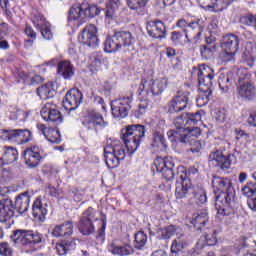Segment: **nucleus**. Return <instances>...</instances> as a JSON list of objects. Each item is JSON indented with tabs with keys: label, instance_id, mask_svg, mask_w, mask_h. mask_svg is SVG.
<instances>
[{
	"label": "nucleus",
	"instance_id": "4",
	"mask_svg": "<svg viewBox=\"0 0 256 256\" xmlns=\"http://www.w3.org/2000/svg\"><path fill=\"white\" fill-rule=\"evenodd\" d=\"M104 157L108 169H115L119 167V163L126 157L125 147L119 141L113 142V144L104 148Z\"/></svg>",
	"mask_w": 256,
	"mask_h": 256
},
{
	"label": "nucleus",
	"instance_id": "38",
	"mask_svg": "<svg viewBox=\"0 0 256 256\" xmlns=\"http://www.w3.org/2000/svg\"><path fill=\"white\" fill-rule=\"evenodd\" d=\"M207 221H209V214L207 210H200L193 215L192 225L197 229H201V227H205L207 225Z\"/></svg>",
	"mask_w": 256,
	"mask_h": 256
},
{
	"label": "nucleus",
	"instance_id": "58",
	"mask_svg": "<svg viewBox=\"0 0 256 256\" xmlns=\"http://www.w3.org/2000/svg\"><path fill=\"white\" fill-rule=\"evenodd\" d=\"M0 255L2 256H12L13 255V249L11 246H9V243L2 242L0 243Z\"/></svg>",
	"mask_w": 256,
	"mask_h": 256
},
{
	"label": "nucleus",
	"instance_id": "1",
	"mask_svg": "<svg viewBox=\"0 0 256 256\" xmlns=\"http://www.w3.org/2000/svg\"><path fill=\"white\" fill-rule=\"evenodd\" d=\"M143 137H145V126L141 124L130 125L122 130V139L130 155L139 149Z\"/></svg>",
	"mask_w": 256,
	"mask_h": 256
},
{
	"label": "nucleus",
	"instance_id": "34",
	"mask_svg": "<svg viewBox=\"0 0 256 256\" xmlns=\"http://www.w3.org/2000/svg\"><path fill=\"white\" fill-rule=\"evenodd\" d=\"M205 203H207V192L203 188H196L193 197L189 200V205L199 207V205H205Z\"/></svg>",
	"mask_w": 256,
	"mask_h": 256
},
{
	"label": "nucleus",
	"instance_id": "8",
	"mask_svg": "<svg viewBox=\"0 0 256 256\" xmlns=\"http://www.w3.org/2000/svg\"><path fill=\"white\" fill-rule=\"evenodd\" d=\"M201 135V129L199 127H191L188 125L183 133H179L175 130H169L167 132V137L169 141L175 143L179 141L180 143H191V137H199Z\"/></svg>",
	"mask_w": 256,
	"mask_h": 256
},
{
	"label": "nucleus",
	"instance_id": "5",
	"mask_svg": "<svg viewBox=\"0 0 256 256\" xmlns=\"http://www.w3.org/2000/svg\"><path fill=\"white\" fill-rule=\"evenodd\" d=\"M166 89L167 78H158L156 80L143 78L139 86V95L146 93V95L157 97V95H161Z\"/></svg>",
	"mask_w": 256,
	"mask_h": 256
},
{
	"label": "nucleus",
	"instance_id": "3",
	"mask_svg": "<svg viewBox=\"0 0 256 256\" xmlns=\"http://www.w3.org/2000/svg\"><path fill=\"white\" fill-rule=\"evenodd\" d=\"M205 20L203 18H195L190 23L181 19L177 22V27L182 29L185 39H193L194 41H199L204 29Z\"/></svg>",
	"mask_w": 256,
	"mask_h": 256
},
{
	"label": "nucleus",
	"instance_id": "43",
	"mask_svg": "<svg viewBox=\"0 0 256 256\" xmlns=\"http://www.w3.org/2000/svg\"><path fill=\"white\" fill-rule=\"evenodd\" d=\"M116 35V39L118 40V43L120 45V49L122 47H129L133 43V36L131 35V32L129 31H120L114 33Z\"/></svg>",
	"mask_w": 256,
	"mask_h": 256
},
{
	"label": "nucleus",
	"instance_id": "10",
	"mask_svg": "<svg viewBox=\"0 0 256 256\" xmlns=\"http://www.w3.org/2000/svg\"><path fill=\"white\" fill-rule=\"evenodd\" d=\"M11 239L18 245H37L41 243V234L27 230H16Z\"/></svg>",
	"mask_w": 256,
	"mask_h": 256
},
{
	"label": "nucleus",
	"instance_id": "26",
	"mask_svg": "<svg viewBox=\"0 0 256 256\" xmlns=\"http://www.w3.org/2000/svg\"><path fill=\"white\" fill-rule=\"evenodd\" d=\"M37 129L42 135H44L45 139H47L49 143H56V145L61 143V133H59V130L47 128L44 124H38Z\"/></svg>",
	"mask_w": 256,
	"mask_h": 256
},
{
	"label": "nucleus",
	"instance_id": "57",
	"mask_svg": "<svg viewBox=\"0 0 256 256\" xmlns=\"http://www.w3.org/2000/svg\"><path fill=\"white\" fill-rule=\"evenodd\" d=\"M171 41H173L175 45H183V42L185 41V36L179 31H174L171 35Z\"/></svg>",
	"mask_w": 256,
	"mask_h": 256
},
{
	"label": "nucleus",
	"instance_id": "52",
	"mask_svg": "<svg viewBox=\"0 0 256 256\" xmlns=\"http://www.w3.org/2000/svg\"><path fill=\"white\" fill-rule=\"evenodd\" d=\"M149 107V101L148 100H141L140 104L138 105V108L134 111V116L137 119H141L145 113H147V108Z\"/></svg>",
	"mask_w": 256,
	"mask_h": 256
},
{
	"label": "nucleus",
	"instance_id": "42",
	"mask_svg": "<svg viewBox=\"0 0 256 256\" xmlns=\"http://www.w3.org/2000/svg\"><path fill=\"white\" fill-rule=\"evenodd\" d=\"M119 49H121V46L115 34L106 38L104 42V51L106 53H115Z\"/></svg>",
	"mask_w": 256,
	"mask_h": 256
},
{
	"label": "nucleus",
	"instance_id": "54",
	"mask_svg": "<svg viewBox=\"0 0 256 256\" xmlns=\"http://www.w3.org/2000/svg\"><path fill=\"white\" fill-rule=\"evenodd\" d=\"M14 129H0V141L13 143Z\"/></svg>",
	"mask_w": 256,
	"mask_h": 256
},
{
	"label": "nucleus",
	"instance_id": "12",
	"mask_svg": "<svg viewBox=\"0 0 256 256\" xmlns=\"http://www.w3.org/2000/svg\"><path fill=\"white\" fill-rule=\"evenodd\" d=\"M93 221H97L95 217V209L89 207L80 218L78 229L82 235H91L95 233V226H93Z\"/></svg>",
	"mask_w": 256,
	"mask_h": 256
},
{
	"label": "nucleus",
	"instance_id": "13",
	"mask_svg": "<svg viewBox=\"0 0 256 256\" xmlns=\"http://www.w3.org/2000/svg\"><path fill=\"white\" fill-rule=\"evenodd\" d=\"M78 41L88 47H97V43L99 42L97 38V26L90 24L83 28L78 36Z\"/></svg>",
	"mask_w": 256,
	"mask_h": 256
},
{
	"label": "nucleus",
	"instance_id": "50",
	"mask_svg": "<svg viewBox=\"0 0 256 256\" xmlns=\"http://www.w3.org/2000/svg\"><path fill=\"white\" fill-rule=\"evenodd\" d=\"M211 88H208V91H201V93L196 98L197 107H205L209 103V97H211Z\"/></svg>",
	"mask_w": 256,
	"mask_h": 256
},
{
	"label": "nucleus",
	"instance_id": "39",
	"mask_svg": "<svg viewBox=\"0 0 256 256\" xmlns=\"http://www.w3.org/2000/svg\"><path fill=\"white\" fill-rule=\"evenodd\" d=\"M58 75H61L64 79H71L75 75L73 65L69 61H60L58 63Z\"/></svg>",
	"mask_w": 256,
	"mask_h": 256
},
{
	"label": "nucleus",
	"instance_id": "33",
	"mask_svg": "<svg viewBox=\"0 0 256 256\" xmlns=\"http://www.w3.org/2000/svg\"><path fill=\"white\" fill-rule=\"evenodd\" d=\"M3 150L4 153L1 159L5 165H11V163H15V161L19 159V152L17 151V148L5 146Z\"/></svg>",
	"mask_w": 256,
	"mask_h": 256
},
{
	"label": "nucleus",
	"instance_id": "64",
	"mask_svg": "<svg viewBox=\"0 0 256 256\" xmlns=\"http://www.w3.org/2000/svg\"><path fill=\"white\" fill-rule=\"evenodd\" d=\"M247 123L250 125V127H256V112H251L249 114Z\"/></svg>",
	"mask_w": 256,
	"mask_h": 256
},
{
	"label": "nucleus",
	"instance_id": "17",
	"mask_svg": "<svg viewBox=\"0 0 256 256\" xmlns=\"http://www.w3.org/2000/svg\"><path fill=\"white\" fill-rule=\"evenodd\" d=\"M83 101V94L79 89L69 90L63 100V105L68 111H75Z\"/></svg>",
	"mask_w": 256,
	"mask_h": 256
},
{
	"label": "nucleus",
	"instance_id": "22",
	"mask_svg": "<svg viewBox=\"0 0 256 256\" xmlns=\"http://www.w3.org/2000/svg\"><path fill=\"white\" fill-rule=\"evenodd\" d=\"M193 185L191 179L187 177V174L180 175V178L176 181V197L177 199H183L190 193Z\"/></svg>",
	"mask_w": 256,
	"mask_h": 256
},
{
	"label": "nucleus",
	"instance_id": "2",
	"mask_svg": "<svg viewBox=\"0 0 256 256\" xmlns=\"http://www.w3.org/2000/svg\"><path fill=\"white\" fill-rule=\"evenodd\" d=\"M212 187L217 191H221L217 198V205L223 203L225 199V203L229 201H234L235 199V188H233V183H231V179L223 178L221 176H213L212 178Z\"/></svg>",
	"mask_w": 256,
	"mask_h": 256
},
{
	"label": "nucleus",
	"instance_id": "61",
	"mask_svg": "<svg viewBox=\"0 0 256 256\" xmlns=\"http://www.w3.org/2000/svg\"><path fill=\"white\" fill-rule=\"evenodd\" d=\"M255 193L256 189L253 188L251 184H247L242 188V195H244V197H253Z\"/></svg>",
	"mask_w": 256,
	"mask_h": 256
},
{
	"label": "nucleus",
	"instance_id": "30",
	"mask_svg": "<svg viewBox=\"0 0 256 256\" xmlns=\"http://www.w3.org/2000/svg\"><path fill=\"white\" fill-rule=\"evenodd\" d=\"M31 202V198L29 197L28 192H24L16 197L15 207L18 213L23 214L29 210V203Z\"/></svg>",
	"mask_w": 256,
	"mask_h": 256
},
{
	"label": "nucleus",
	"instance_id": "23",
	"mask_svg": "<svg viewBox=\"0 0 256 256\" xmlns=\"http://www.w3.org/2000/svg\"><path fill=\"white\" fill-rule=\"evenodd\" d=\"M15 215L13 200L4 198L0 200V223H7Z\"/></svg>",
	"mask_w": 256,
	"mask_h": 256
},
{
	"label": "nucleus",
	"instance_id": "35",
	"mask_svg": "<svg viewBox=\"0 0 256 256\" xmlns=\"http://www.w3.org/2000/svg\"><path fill=\"white\" fill-rule=\"evenodd\" d=\"M31 137V131L27 129H14L13 143H18V145H25V143H29Z\"/></svg>",
	"mask_w": 256,
	"mask_h": 256
},
{
	"label": "nucleus",
	"instance_id": "51",
	"mask_svg": "<svg viewBox=\"0 0 256 256\" xmlns=\"http://www.w3.org/2000/svg\"><path fill=\"white\" fill-rule=\"evenodd\" d=\"M147 244V234L143 231H139L135 234V247L136 249H143Z\"/></svg>",
	"mask_w": 256,
	"mask_h": 256
},
{
	"label": "nucleus",
	"instance_id": "44",
	"mask_svg": "<svg viewBox=\"0 0 256 256\" xmlns=\"http://www.w3.org/2000/svg\"><path fill=\"white\" fill-rule=\"evenodd\" d=\"M151 145L154 149H156V151H165V149H167V144L165 143V137L163 136V132H154Z\"/></svg>",
	"mask_w": 256,
	"mask_h": 256
},
{
	"label": "nucleus",
	"instance_id": "41",
	"mask_svg": "<svg viewBox=\"0 0 256 256\" xmlns=\"http://www.w3.org/2000/svg\"><path fill=\"white\" fill-rule=\"evenodd\" d=\"M149 0H127V5L131 11H135L138 15H145V8Z\"/></svg>",
	"mask_w": 256,
	"mask_h": 256
},
{
	"label": "nucleus",
	"instance_id": "14",
	"mask_svg": "<svg viewBox=\"0 0 256 256\" xmlns=\"http://www.w3.org/2000/svg\"><path fill=\"white\" fill-rule=\"evenodd\" d=\"M233 1L235 0H198V4L204 11L221 13V11L227 9Z\"/></svg>",
	"mask_w": 256,
	"mask_h": 256
},
{
	"label": "nucleus",
	"instance_id": "53",
	"mask_svg": "<svg viewBox=\"0 0 256 256\" xmlns=\"http://www.w3.org/2000/svg\"><path fill=\"white\" fill-rule=\"evenodd\" d=\"M218 85L221 91H227L231 86V78L228 75L221 74L218 79Z\"/></svg>",
	"mask_w": 256,
	"mask_h": 256
},
{
	"label": "nucleus",
	"instance_id": "9",
	"mask_svg": "<svg viewBox=\"0 0 256 256\" xmlns=\"http://www.w3.org/2000/svg\"><path fill=\"white\" fill-rule=\"evenodd\" d=\"M82 125L88 131H97V127L102 129L107 127L109 123L103 119V115L95 110H88L83 117Z\"/></svg>",
	"mask_w": 256,
	"mask_h": 256
},
{
	"label": "nucleus",
	"instance_id": "20",
	"mask_svg": "<svg viewBox=\"0 0 256 256\" xmlns=\"http://www.w3.org/2000/svg\"><path fill=\"white\" fill-rule=\"evenodd\" d=\"M32 21L35 28L40 30L43 39H46V41H51V39H53L51 24H49V22H46L45 18L41 14H34Z\"/></svg>",
	"mask_w": 256,
	"mask_h": 256
},
{
	"label": "nucleus",
	"instance_id": "18",
	"mask_svg": "<svg viewBox=\"0 0 256 256\" xmlns=\"http://www.w3.org/2000/svg\"><path fill=\"white\" fill-rule=\"evenodd\" d=\"M40 115L44 121H51L52 123H63V116L61 112L57 110V107L51 103H46L41 111Z\"/></svg>",
	"mask_w": 256,
	"mask_h": 256
},
{
	"label": "nucleus",
	"instance_id": "48",
	"mask_svg": "<svg viewBox=\"0 0 256 256\" xmlns=\"http://www.w3.org/2000/svg\"><path fill=\"white\" fill-rule=\"evenodd\" d=\"M201 57L206 61L213 58V53H215V44H207L200 48Z\"/></svg>",
	"mask_w": 256,
	"mask_h": 256
},
{
	"label": "nucleus",
	"instance_id": "7",
	"mask_svg": "<svg viewBox=\"0 0 256 256\" xmlns=\"http://www.w3.org/2000/svg\"><path fill=\"white\" fill-rule=\"evenodd\" d=\"M131 103H133V95L119 98L111 102V111L115 119H125L131 111Z\"/></svg>",
	"mask_w": 256,
	"mask_h": 256
},
{
	"label": "nucleus",
	"instance_id": "45",
	"mask_svg": "<svg viewBox=\"0 0 256 256\" xmlns=\"http://www.w3.org/2000/svg\"><path fill=\"white\" fill-rule=\"evenodd\" d=\"M82 10L84 13V18L89 17L90 19H93V17H96V15L101 13V10H99L97 5L89 3H82Z\"/></svg>",
	"mask_w": 256,
	"mask_h": 256
},
{
	"label": "nucleus",
	"instance_id": "49",
	"mask_svg": "<svg viewBox=\"0 0 256 256\" xmlns=\"http://www.w3.org/2000/svg\"><path fill=\"white\" fill-rule=\"evenodd\" d=\"M7 33H8L7 23H5V22L0 23V49H8L9 48V42H7V40H5Z\"/></svg>",
	"mask_w": 256,
	"mask_h": 256
},
{
	"label": "nucleus",
	"instance_id": "47",
	"mask_svg": "<svg viewBox=\"0 0 256 256\" xmlns=\"http://www.w3.org/2000/svg\"><path fill=\"white\" fill-rule=\"evenodd\" d=\"M173 235H175V226H168L157 230V237L159 239H171Z\"/></svg>",
	"mask_w": 256,
	"mask_h": 256
},
{
	"label": "nucleus",
	"instance_id": "21",
	"mask_svg": "<svg viewBox=\"0 0 256 256\" xmlns=\"http://www.w3.org/2000/svg\"><path fill=\"white\" fill-rule=\"evenodd\" d=\"M209 161L215 167H219V169H229L231 167V159L229 156L223 154V151L215 149L209 155Z\"/></svg>",
	"mask_w": 256,
	"mask_h": 256
},
{
	"label": "nucleus",
	"instance_id": "15",
	"mask_svg": "<svg viewBox=\"0 0 256 256\" xmlns=\"http://www.w3.org/2000/svg\"><path fill=\"white\" fill-rule=\"evenodd\" d=\"M237 94L243 101H255L256 99V86L249 80L241 81L237 86Z\"/></svg>",
	"mask_w": 256,
	"mask_h": 256
},
{
	"label": "nucleus",
	"instance_id": "32",
	"mask_svg": "<svg viewBox=\"0 0 256 256\" xmlns=\"http://www.w3.org/2000/svg\"><path fill=\"white\" fill-rule=\"evenodd\" d=\"M175 167V163L173 162V158L171 156L157 157L154 160V165L152 166V171H163V168L173 169Z\"/></svg>",
	"mask_w": 256,
	"mask_h": 256
},
{
	"label": "nucleus",
	"instance_id": "40",
	"mask_svg": "<svg viewBox=\"0 0 256 256\" xmlns=\"http://www.w3.org/2000/svg\"><path fill=\"white\" fill-rule=\"evenodd\" d=\"M55 88H53V82H48L37 89V94L42 99H52L56 95Z\"/></svg>",
	"mask_w": 256,
	"mask_h": 256
},
{
	"label": "nucleus",
	"instance_id": "55",
	"mask_svg": "<svg viewBox=\"0 0 256 256\" xmlns=\"http://www.w3.org/2000/svg\"><path fill=\"white\" fill-rule=\"evenodd\" d=\"M204 239L209 246H213L217 243V231L212 230L204 236Z\"/></svg>",
	"mask_w": 256,
	"mask_h": 256
},
{
	"label": "nucleus",
	"instance_id": "28",
	"mask_svg": "<svg viewBox=\"0 0 256 256\" xmlns=\"http://www.w3.org/2000/svg\"><path fill=\"white\" fill-rule=\"evenodd\" d=\"M108 251L109 253H112V255L118 256L133 255L134 253L133 247L131 245H119L117 244V241H112L108 244Z\"/></svg>",
	"mask_w": 256,
	"mask_h": 256
},
{
	"label": "nucleus",
	"instance_id": "63",
	"mask_svg": "<svg viewBox=\"0 0 256 256\" xmlns=\"http://www.w3.org/2000/svg\"><path fill=\"white\" fill-rule=\"evenodd\" d=\"M227 115L225 114V109H218L215 112V120L217 123H223L226 119Z\"/></svg>",
	"mask_w": 256,
	"mask_h": 256
},
{
	"label": "nucleus",
	"instance_id": "16",
	"mask_svg": "<svg viewBox=\"0 0 256 256\" xmlns=\"http://www.w3.org/2000/svg\"><path fill=\"white\" fill-rule=\"evenodd\" d=\"M189 105V92L179 91L168 104L169 113H179L185 111Z\"/></svg>",
	"mask_w": 256,
	"mask_h": 256
},
{
	"label": "nucleus",
	"instance_id": "6",
	"mask_svg": "<svg viewBox=\"0 0 256 256\" xmlns=\"http://www.w3.org/2000/svg\"><path fill=\"white\" fill-rule=\"evenodd\" d=\"M198 76L199 91H209L213 86V79H215V70L210 66L202 64L196 70Z\"/></svg>",
	"mask_w": 256,
	"mask_h": 256
},
{
	"label": "nucleus",
	"instance_id": "56",
	"mask_svg": "<svg viewBox=\"0 0 256 256\" xmlns=\"http://www.w3.org/2000/svg\"><path fill=\"white\" fill-rule=\"evenodd\" d=\"M236 51H231V50H224L221 54L220 57L224 63H229L230 61H233L235 59V54Z\"/></svg>",
	"mask_w": 256,
	"mask_h": 256
},
{
	"label": "nucleus",
	"instance_id": "37",
	"mask_svg": "<svg viewBox=\"0 0 256 256\" xmlns=\"http://www.w3.org/2000/svg\"><path fill=\"white\" fill-rule=\"evenodd\" d=\"M239 47V38H237L236 35L228 34L224 36L223 42H222V49L224 51H236Z\"/></svg>",
	"mask_w": 256,
	"mask_h": 256
},
{
	"label": "nucleus",
	"instance_id": "11",
	"mask_svg": "<svg viewBox=\"0 0 256 256\" xmlns=\"http://www.w3.org/2000/svg\"><path fill=\"white\" fill-rule=\"evenodd\" d=\"M199 121H201V112L182 114L181 116L176 117L173 121L174 126L177 129L174 131L183 133L189 125H197Z\"/></svg>",
	"mask_w": 256,
	"mask_h": 256
},
{
	"label": "nucleus",
	"instance_id": "62",
	"mask_svg": "<svg viewBox=\"0 0 256 256\" xmlns=\"http://www.w3.org/2000/svg\"><path fill=\"white\" fill-rule=\"evenodd\" d=\"M19 77L22 79L25 85H31L33 73L20 72Z\"/></svg>",
	"mask_w": 256,
	"mask_h": 256
},
{
	"label": "nucleus",
	"instance_id": "36",
	"mask_svg": "<svg viewBox=\"0 0 256 256\" xmlns=\"http://www.w3.org/2000/svg\"><path fill=\"white\" fill-rule=\"evenodd\" d=\"M75 238H70L68 240H62L59 243H56V251L58 255H67L71 249H75L77 243Z\"/></svg>",
	"mask_w": 256,
	"mask_h": 256
},
{
	"label": "nucleus",
	"instance_id": "59",
	"mask_svg": "<svg viewBox=\"0 0 256 256\" xmlns=\"http://www.w3.org/2000/svg\"><path fill=\"white\" fill-rule=\"evenodd\" d=\"M157 173H162V177L166 179V181H171L173 177H175V173H173V168H163L162 170H155Z\"/></svg>",
	"mask_w": 256,
	"mask_h": 256
},
{
	"label": "nucleus",
	"instance_id": "60",
	"mask_svg": "<svg viewBox=\"0 0 256 256\" xmlns=\"http://www.w3.org/2000/svg\"><path fill=\"white\" fill-rule=\"evenodd\" d=\"M215 207L218 211V215H225V207H230L231 203H233V201H229L228 203H225V199L222 200V203L217 204V198L215 200Z\"/></svg>",
	"mask_w": 256,
	"mask_h": 256
},
{
	"label": "nucleus",
	"instance_id": "31",
	"mask_svg": "<svg viewBox=\"0 0 256 256\" xmlns=\"http://www.w3.org/2000/svg\"><path fill=\"white\" fill-rule=\"evenodd\" d=\"M73 233V223L64 222L63 224L56 225L52 230L53 237H71Z\"/></svg>",
	"mask_w": 256,
	"mask_h": 256
},
{
	"label": "nucleus",
	"instance_id": "24",
	"mask_svg": "<svg viewBox=\"0 0 256 256\" xmlns=\"http://www.w3.org/2000/svg\"><path fill=\"white\" fill-rule=\"evenodd\" d=\"M147 33L153 39H163L165 37V24L161 21H150L147 23Z\"/></svg>",
	"mask_w": 256,
	"mask_h": 256
},
{
	"label": "nucleus",
	"instance_id": "46",
	"mask_svg": "<svg viewBox=\"0 0 256 256\" xmlns=\"http://www.w3.org/2000/svg\"><path fill=\"white\" fill-rule=\"evenodd\" d=\"M121 5V1L119 0H110L106 6V17L113 19L115 17V13L119 10V6Z\"/></svg>",
	"mask_w": 256,
	"mask_h": 256
},
{
	"label": "nucleus",
	"instance_id": "27",
	"mask_svg": "<svg viewBox=\"0 0 256 256\" xmlns=\"http://www.w3.org/2000/svg\"><path fill=\"white\" fill-rule=\"evenodd\" d=\"M33 217L38 223H44L47 219V204H43L41 198H36L32 206Z\"/></svg>",
	"mask_w": 256,
	"mask_h": 256
},
{
	"label": "nucleus",
	"instance_id": "29",
	"mask_svg": "<svg viewBox=\"0 0 256 256\" xmlns=\"http://www.w3.org/2000/svg\"><path fill=\"white\" fill-rule=\"evenodd\" d=\"M189 243L187 242V237L184 234H176L175 239L171 245V255L177 256Z\"/></svg>",
	"mask_w": 256,
	"mask_h": 256
},
{
	"label": "nucleus",
	"instance_id": "19",
	"mask_svg": "<svg viewBox=\"0 0 256 256\" xmlns=\"http://www.w3.org/2000/svg\"><path fill=\"white\" fill-rule=\"evenodd\" d=\"M43 151L39 146H33L24 151V161L28 167L33 169L34 167H39L41 159H43Z\"/></svg>",
	"mask_w": 256,
	"mask_h": 256
},
{
	"label": "nucleus",
	"instance_id": "25",
	"mask_svg": "<svg viewBox=\"0 0 256 256\" xmlns=\"http://www.w3.org/2000/svg\"><path fill=\"white\" fill-rule=\"evenodd\" d=\"M84 19L85 15L83 12L82 4L72 6L68 16V22L70 23V25H76V27H81Z\"/></svg>",
	"mask_w": 256,
	"mask_h": 256
}]
</instances>
